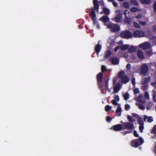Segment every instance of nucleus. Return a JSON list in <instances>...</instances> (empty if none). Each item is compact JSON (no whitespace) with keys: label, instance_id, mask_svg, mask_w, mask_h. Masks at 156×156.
<instances>
[{"label":"nucleus","instance_id":"f257e3e1","mask_svg":"<svg viewBox=\"0 0 156 156\" xmlns=\"http://www.w3.org/2000/svg\"><path fill=\"white\" fill-rule=\"evenodd\" d=\"M93 3L94 7H91V11L89 13V16L91 17L94 26H96L97 28L98 29H100V26L98 21L96 20V14L95 11L97 13L99 12V5L98 0H93Z\"/></svg>","mask_w":156,"mask_h":156},{"label":"nucleus","instance_id":"f03ea898","mask_svg":"<svg viewBox=\"0 0 156 156\" xmlns=\"http://www.w3.org/2000/svg\"><path fill=\"white\" fill-rule=\"evenodd\" d=\"M120 123L122 124L115 125L111 128V129L115 131H119L127 129V122L122 123V122L121 121Z\"/></svg>","mask_w":156,"mask_h":156},{"label":"nucleus","instance_id":"7ed1b4c3","mask_svg":"<svg viewBox=\"0 0 156 156\" xmlns=\"http://www.w3.org/2000/svg\"><path fill=\"white\" fill-rule=\"evenodd\" d=\"M103 76V73H99L96 76L97 85L98 88L100 89L101 92L103 90L102 88L104 86V84L102 82Z\"/></svg>","mask_w":156,"mask_h":156},{"label":"nucleus","instance_id":"20e7f679","mask_svg":"<svg viewBox=\"0 0 156 156\" xmlns=\"http://www.w3.org/2000/svg\"><path fill=\"white\" fill-rule=\"evenodd\" d=\"M107 28L112 32L116 33L119 31L120 27L117 24L111 23L107 25Z\"/></svg>","mask_w":156,"mask_h":156},{"label":"nucleus","instance_id":"39448f33","mask_svg":"<svg viewBox=\"0 0 156 156\" xmlns=\"http://www.w3.org/2000/svg\"><path fill=\"white\" fill-rule=\"evenodd\" d=\"M122 11L120 9L117 10L115 11L116 16L114 18V20L116 23H120L122 21Z\"/></svg>","mask_w":156,"mask_h":156},{"label":"nucleus","instance_id":"423d86ee","mask_svg":"<svg viewBox=\"0 0 156 156\" xmlns=\"http://www.w3.org/2000/svg\"><path fill=\"white\" fill-rule=\"evenodd\" d=\"M144 143V140L141 137H139V139L134 140L131 142L132 146L135 147H138Z\"/></svg>","mask_w":156,"mask_h":156},{"label":"nucleus","instance_id":"0eeeda50","mask_svg":"<svg viewBox=\"0 0 156 156\" xmlns=\"http://www.w3.org/2000/svg\"><path fill=\"white\" fill-rule=\"evenodd\" d=\"M125 75L124 72L121 70L119 73L118 76L119 78L121 80L122 82L126 83H127V76Z\"/></svg>","mask_w":156,"mask_h":156},{"label":"nucleus","instance_id":"6e6552de","mask_svg":"<svg viewBox=\"0 0 156 156\" xmlns=\"http://www.w3.org/2000/svg\"><path fill=\"white\" fill-rule=\"evenodd\" d=\"M149 69L147 66L145 64L142 65L140 69V73L143 75H145L148 72Z\"/></svg>","mask_w":156,"mask_h":156},{"label":"nucleus","instance_id":"1a4fd4ad","mask_svg":"<svg viewBox=\"0 0 156 156\" xmlns=\"http://www.w3.org/2000/svg\"><path fill=\"white\" fill-rule=\"evenodd\" d=\"M151 46L150 43L145 42L140 44L139 45V47L143 50H146L150 48L151 47Z\"/></svg>","mask_w":156,"mask_h":156},{"label":"nucleus","instance_id":"9d476101","mask_svg":"<svg viewBox=\"0 0 156 156\" xmlns=\"http://www.w3.org/2000/svg\"><path fill=\"white\" fill-rule=\"evenodd\" d=\"M110 62L113 65H115L118 64L119 62V59L115 57H111L110 58Z\"/></svg>","mask_w":156,"mask_h":156},{"label":"nucleus","instance_id":"9b49d317","mask_svg":"<svg viewBox=\"0 0 156 156\" xmlns=\"http://www.w3.org/2000/svg\"><path fill=\"white\" fill-rule=\"evenodd\" d=\"M144 32L141 31L137 30L135 31L133 33L134 36L136 37H140L144 36Z\"/></svg>","mask_w":156,"mask_h":156},{"label":"nucleus","instance_id":"f8f14e48","mask_svg":"<svg viewBox=\"0 0 156 156\" xmlns=\"http://www.w3.org/2000/svg\"><path fill=\"white\" fill-rule=\"evenodd\" d=\"M102 46L99 44L98 43L95 46L94 48L95 51L96 52L97 55H98L99 52L101 50Z\"/></svg>","mask_w":156,"mask_h":156},{"label":"nucleus","instance_id":"ddd939ff","mask_svg":"<svg viewBox=\"0 0 156 156\" xmlns=\"http://www.w3.org/2000/svg\"><path fill=\"white\" fill-rule=\"evenodd\" d=\"M138 122L140 125L139 126L140 130L141 132H142L144 128L143 122L141 119H139L138 120Z\"/></svg>","mask_w":156,"mask_h":156},{"label":"nucleus","instance_id":"4468645a","mask_svg":"<svg viewBox=\"0 0 156 156\" xmlns=\"http://www.w3.org/2000/svg\"><path fill=\"white\" fill-rule=\"evenodd\" d=\"M137 101L140 104H144L145 103L144 99L143 98V96L142 95H140L139 97L137 98Z\"/></svg>","mask_w":156,"mask_h":156},{"label":"nucleus","instance_id":"2eb2a0df","mask_svg":"<svg viewBox=\"0 0 156 156\" xmlns=\"http://www.w3.org/2000/svg\"><path fill=\"white\" fill-rule=\"evenodd\" d=\"M99 20L103 22L104 23L108 22L109 20V19L107 16L105 15L103 16L102 17H101Z\"/></svg>","mask_w":156,"mask_h":156},{"label":"nucleus","instance_id":"dca6fc26","mask_svg":"<svg viewBox=\"0 0 156 156\" xmlns=\"http://www.w3.org/2000/svg\"><path fill=\"white\" fill-rule=\"evenodd\" d=\"M121 87L120 83H117L115 87L114 88V92L115 93L118 92L120 90Z\"/></svg>","mask_w":156,"mask_h":156},{"label":"nucleus","instance_id":"f3484780","mask_svg":"<svg viewBox=\"0 0 156 156\" xmlns=\"http://www.w3.org/2000/svg\"><path fill=\"white\" fill-rule=\"evenodd\" d=\"M137 55L139 58L141 59H143L144 58V55L143 51L140 50H139L137 51Z\"/></svg>","mask_w":156,"mask_h":156},{"label":"nucleus","instance_id":"a211bd4d","mask_svg":"<svg viewBox=\"0 0 156 156\" xmlns=\"http://www.w3.org/2000/svg\"><path fill=\"white\" fill-rule=\"evenodd\" d=\"M144 121H147L149 122H152L153 121V118L151 116H148L147 115H144Z\"/></svg>","mask_w":156,"mask_h":156},{"label":"nucleus","instance_id":"6ab92c4d","mask_svg":"<svg viewBox=\"0 0 156 156\" xmlns=\"http://www.w3.org/2000/svg\"><path fill=\"white\" fill-rule=\"evenodd\" d=\"M150 80V77H148L147 78H144L142 79L141 81V83L142 84H145L149 81Z\"/></svg>","mask_w":156,"mask_h":156},{"label":"nucleus","instance_id":"aec40b11","mask_svg":"<svg viewBox=\"0 0 156 156\" xmlns=\"http://www.w3.org/2000/svg\"><path fill=\"white\" fill-rule=\"evenodd\" d=\"M121 108L120 107H118L116 111L115 116H120L121 115Z\"/></svg>","mask_w":156,"mask_h":156},{"label":"nucleus","instance_id":"412c9836","mask_svg":"<svg viewBox=\"0 0 156 156\" xmlns=\"http://www.w3.org/2000/svg\"><path fill=\"white\" fill-rule=\"evenodd\" d=\"M120 36L122 38H127V30L121 33L120 34Z\"/></svg>","mask_w":156,"mask_h":156},{"label":"nucleus","instance_id":"4be33fe9","mask_svg":"<svg viewBox=\"0 0 156 156\" xmlns=\"http://www.w3.org/2000/svg\"><path fill=\"white\" fill-rule=\"evenodd\" d=\"M129 46L127 45V49L128 48V51L129 52H132L135 51L136 50V48L134 47H131L129 48Z\"/></svg>","mask_w":156,"mask_h":156},{"label":"nucleus","instance_id":"5701e85b","mask_svg":"<svg viewBox=\"0 0 156 156\" xmlns=\"http://www.w3.org/2000/svg\"><path fill=\"white\" fill-rule=\"evenodd\" d=\"M112 54L111 51L110 50H107L105 55L104 57L105 58L109 57Z\"/></svg>","mask_w":156,"mask_h":156},{"label":"nucleus","instance_id":"b1692460","mask_svg":"<svg viewBox=\"0 0 156 156\" xmlns=\"http://www.w3.org/2000/svg\"><path fill=\"white\" fill-rule=\"evenodd\" d=\"M103 11L105 15H108L110 13L109 10L106 8H104L103 9Z\"/></svg>","mask_w":156,"mask_h":156},{"label":"nucleus","instance_id":"393cba45","mask_svg":"<svg viewBox=\"0 0 156 156\" xmlns=\"http://www.w3.org/2000/svg\"><path fill=\"white\" fill-rule=\"evenodd\" d=\"M108 80L109 79H108L105 80V84L104 86L107 90H108Z\"/></svg>","mask_w":156,"mask_h":156},{"label":"nucleus","instance_id":"a878e982","mask_svg":"<svg viewBox=\"0 0 156 156\" xmlns=\"http://www.w3.org/2000/svg\"><path fill=\"white\" fill-rule=\"evenodd\" d=\"M153 100L154 101H156V90H154L153 91Z\"/></svg>","mask_w":156,"mask_h":156},{"label":"nucleus","instance_id":"bb28decb","mask_svg":"<svg viewBox=\"0 0 156 156\" xmlns=\"http://www.w3.org/2000/svg\"><path fill=\"white\" fill-rule=\"evenodd\" d=\"M112 107L108 105H106L105 108V110L106 111L109 112L111 109Z\"/></svg>","mask_w":156,"mask_h":156},{"label":"nucleus","instance_id":"cd10ccee","mask_svg":"<svg viewBox=\"0 0 156 156\" xmlns=\"http://www.w3.org/2000/svg\"><path fill=\"white\" fill-rule=\"evenodd\" d=\"M141 2L145 4H149L151 2V0H140Z\"/></svg>","mask_w":156,"mask_h":156},{"label":"nucleus","instance_id":"c85d7f7f","mask_svg":"<svg viewBox=\"0 0 156 156\" xmlns=\"http://www.w3.org/2000/svg\"><path fill=\"white\" fill-rule=\"evenodd\" d=\"M127 10L126 9L124 11L123 14L125 15V18L124 19V22L125 23H127V15H126Z\"/></svg>","mask_w":156,"mask_h":156},{"label":"nucleus","instance_id":"c756f323","mask_svg":"<svg viewBox=\"0 0 156 156\" xmlns=\"http://www.w3.org/2000/svg\"><path fill=\"white\" fill-rule=\"evenodd\" d=\"M127 118L129 121L132 123L133 122H135V120L133 119L132 117L130 115H128L127 116Z\"/></svg>","mask_w":156,"mask_h":156},{"label":"nucleus","instance_id":"7c9ffc66","mask_svg":"<svg viewBox=\"0 0 156 156\" xmlns=\"http://www.w3.org/2000/svg\"><path fill=\"white\" fill-rule=\"evenodd\" d=\"M119 78L118 76L115 77L113 79V85H115V84L116 81L118 80Z\"/></svg>","mask_w":156,"mask_h":156},{"label":"nucleus","instance_id":"2f4dec72","mask_svg":"<svg viewBox=\"0 0 156 156\" xmlns=\"http://www.w3.org/2000/svg\"><path fill=\"white\" fill-rule=\"evenodd\" d=\"M127 129L128 128L129 129H132L133 127V125L132 123H127Z\"/></svg>","mask_w":156,"mask_h":156},{"label":"nucleus","instance_id":"473e14b6","mask_svg":"<svg viewBox=\"0 0 156 156\" xmlns=\"http://www.w3.org/2000/svg\"><path fill=\"white\" fill-rule=\"evenodd\" d=\"M130 2L131 4L134 5H138V3L136 0H131Z\"/></svg>","mask_w":156,"mask_h":156},{"label":"nucleus","instance_id":"72a5a7b5","mask_svg":"<svg viewBox=\"0 0 156 156\" xmlns=\"http://www.w3.org/2000/svg\"><path fill=\"white\" fill-rule=\"evenodd\" d=\"M152 105L153 104L151 102H150L147 105V109H149L152 106Z\"/></svg>","mask_w":156,"mask_h":156},{"label":"nucleus","instance_id":"f704fd0d","mask_svg":"<svg viewBox=\"0 0 156 156\" xmlns=\"http://www.w3.org/2000/svg\"><path fill=\"white\" fill-rule=\"evenodd\" d=\"M120 48L122 50H127V44L122 45Z\"/></svg>","mask_w":156,"mask_h":156},{"label":"nucleus","instance_id":"c9c22d12","mask_svg":"<svg viewBox=\"0 0 156 156\" xmlns=\"http://www.w3.org/2000/svg\"><path fill=\"white\" fill-rule=\"evenodd\" d=\"M133 26L137 28H140V26L136 23L134 22L133 23Z\"/></svg>","mask_w":156,"mask_h":156},{"label":"nucleus","instance_id":"e433bc0d","mask_svg":"<svg viewBox=\"0 0 156 156\" xmlns=\"http://www.w3.org/2000/svg\"><path fill=\"white\" fill-rule=\"evenodd\" d=\"M153 133L155 136V137L156 138V125L154 126L153 129Z\"/></svg>","mask_w":156,"mask_h":156},{"label":"nucleus","instance_id":"4c0bfd02","mask_svg":"<svg viewBox=\"0 0 156 156\" xmlns=\"http://www.w3.org/2000/svg\"><path fill=\"white\" fill-rule=\"evenodd\" d=\"M143 104H140L138 105V107L141 110H143L145 108V107L143 105Z\"/></svg>","mask_w":156,"mask_h":156},{"label":"nucleus","instance_id":"58836bf2","mask_svg":"<svg viewBox=\"0 0 156 156\" xmlns=\"http://www.w3.org/2000/svg\"><path fill=\"white\" fill-rule=\"evenodd\" d=\"M139 23L140 24L143 26L146 25L147 24L146 22H142L141 20L139 21Z\"/></svg>","mask_w":156,"mask_h":156},{"label":"nucleus","instance_id":"ea45409f","mask_svg":"<svg viewBox=\"0 0 156 156\" xmlns=\"http://www.w3.org/2000/svg\"><path fill=\"white\" fill-rule=\"evenodd\" d=\"M132 37V34L130 32L127 31V38H130Z\"/></svg>","mask_w":156,"mask_h":156},{"label":"nucleus","instance_id":"a19ab883","mask_svg":"<svg viewBox=\"0 0 156 156\" xmlns=\"http://www.w3.org/2000/svg\"><path fill=\"white\" fill-rule=\"evenodd\" d=\"M134 93V94H137L139 93V90L138 89L135 88L133 90Z\"/></svg>","mask_w":156,"mask_h":156},{"label":"nucleus","instance_id":"79ce46f5","mask_svg":"<svg viewBox=\"0 0 156 156\" xmlns=\"http://www.w3.org/2000/svg\"><path fill=\"white\" fill-rule=\"evenodd\" d=\"M106 120L107 122H109L112 120V119L110 116H107L106 117Z\"/></svg>","mask_w":156,"mask_h":156},{"label":"nucleus","instance_id":"37998d69","mask_svg":"<svg viewBox=\"0 0 156 156\" xmlns=\"http://www.w3.org/2000/svg\"><path fill=\"white\" fill-rule=\"evenodd\" d=\"M106 70V68L105 66L104 65H102L101 66V72L103 73Z\"/></svg>","mask_w":156,"mask_h":156},{"label":"nucleus","instance_id":"c03bdc74","mask_svg":"<svg viewBox=\"0 0 156 156\" xmlns=\"http://www.w3.org/2000/svg\"><path fill=\"white\" fill-rule=\"evenodd\" d=\"M144 97L145 98L147 99H149V94L148 93L147 91L145 92Z\"/></svg>","mask_w":156,"mask_h":156},{"label":"nucleus","instance_id":"a18cd8bd","mask_svg":"<svg viewBox=\"0 0 156 156\" xmlns=\"http://www.w3.org/2000/svg\"><path fill=\"white\" fill-rule=\"evenodd\" d=\"M143 86H142V89L144 90H146L148 87V85L147 84H143Z\"/></svg>","mask_w":156,"mask_h":156},{"label":"nucleus","instance_id":"49530a36","mask_svg":"<svg viewBox=\"0 0 156 156\" xmlns=\"http://www.w3.org/2000/svg\"><path fill=\"white\" fill-rule=\"evenodd\" d=\"M117 101L115 100H113L112 101V103L114 105H118Z\"/></svg>","mask_w":156,"mask_h":156},{"label":"nucleus","instance_id":"de8ad7c7","mask_svg":"<svg viewBox=\"0 0 156 156\" xmlns=\"http://www.w3.org/2000/svg\"><path fill=\"white\" fill-rule=\"evenodd\" d=\"M114 100H115L117 101H119V98L118 95H115L114 97Z\"/></svg>","mask_w":156,"mask_h":156},{"label":"nucleus","instance_id":"09e8293b","mask_svg":"<svg viewBox=\"0 0 156 156\" xmlns=\"http://www.w3.org/2000/svg\"><path fill=\"white\" fill-rule=\"evenodd\" d=\"M131 11L133 12H134L136 11H137L138 9L136 8H132L130 9Z\"/></svg>","mask_w":156,"mask_h":156},{"label":"nucleus","instance_id":"8fccbe9b","mask_svg":"<svg viewBox=\"0 0 156 156\" xmlns=\"http://www.w3.org/2000/svg\"><path fill=\"white\" fill-rule=\"evenodd\" d=\"M123 97L125 100H127V92L123 94Z\"/></svg>","mask_w":156,"mask_h":156},{"label":"nucleus","instance_id":"3c124183","mask_svg":"<svg viewBox=\"0 0 156 156\" xmlns=\"http://www.w3.org/2000/svg\"><path fill=\"white\" fill-rule=\"evenodd\" d=\"M147 54L149 55H151L152 54V52L151 51H148L147 52Z\"/></svg>","mask_w":156,"mask_h":156},{"label":"nucleus","instance_id":"603ef678","mask_svg":"<svg viewBox=\"0 0 156 156\" xmlns=\"http://www.w3.org/2000/svg\"><path fill=\"white\" fill-rule=\"evenodd\" d=\"M120 48L119 46H118L116 47L115 48H114V51L115 52H116L118 50L119 48Z\"/></svg>","mask_w":156,"mask_h":156},{"label":"nucleus","instance_id":"864d4df0","mask_svg":"<svg viewBox=\"0 0 156 156\" xmlns=\"http://www.w3.org/2000/svg\"><path fill=\"white\" fill-rule=\"evenodd\" d=\"M142 15L141 14H139L138 15H137L136 16V18L140 19L142 17Z\"/></svg>","mask_w":156,"mask_h":156},{"label":"nucleus","instance_id":"5fc2aeb1","mask_svg":"<svg viewBox=\"0 0 156 156\" xmlns=\"http://www.w3.org/2000/svg\"><path fill=\"white\" fill-rule=\"evenodd\" d=\"M132 82L133 85L134 86L135 84V79L134 78H132Z\"/></svg>","mask_w":156,"mask_h":156},{"label":"nucleus","instance_id":"6e6d98bb","mask_svg":"<svg viewBox=\"0 0 156 156\" xmlns=\"http://www.w3.org/2000/svg\"><path fill=\"white\" fill-rule=\"evenodd\" d=\"M113 2V5H114V6L115 7H117L118 6V4L117 3L115 2H114V1L112 2Z\"/></svg>","mask_w":156,"mask_h":156},{"label":"nucleus","instance_id":"4d7b16f0","mask_svg":"<svg viewBox=\"0 0 156 156\" xmlns=\"http://www.w3.org/2000/svg\"><path fill=\"white\" fill-rule=\"evenodd\" d=\"M132 116L133 117L135 118H137L138 117V115L137 114L135 113H133L132 114Z\"/></svg>","mask_w":156,"mask_h":156},{"label":"nucleus","instance_id":"13d9d810","mask_svg":"<svg viewBox=\"0 0 156 156\" xmlns=\"http://www.w3.org/2000/svg\"><path fill=\"white\" fill-rule=\"evenodd\" d=\"M134 135L136 137H138L139 135L136 131H134Z\"/></svg>","mask_w":156,"mask_h":156},{"label":"nucleus","instance_id":"bf43d9fd","mask_svg":"<svg viewBox=\"0 0 156 156\" xmlns=\"http://www.w3.org/2000/svg\"><path fill=\"white\" fill-rule=\"evenodd\" d=\"M123 5L125 8H127V2H125L123 3Z\"/></svg>","mask_w":156,"mask_h":156},{"label":"nucleus","instance_id":"052dcab7","mask_svg":"<svg viewBox=\"0 0 156 156\" xmlns=\"http://www.w3.org/2000/svg\"><path fill=\"white\" fill-rule=\"evenodd\" d=\"M151 84L152 85L154 86V87H156V81L152 83Z\"/></svg>","mask_w":156,"mask_h":156},{"label":"nucleus","instance_id":"680f3d73","mask_svg":"<svg viewBox=\"0 0 156 156\" xmlns=\"http://www.w3.org/2000/svg\"><path fill=\"white\" fill-rule=\"evenodd\" d=\"M132 21L130 18H127V23L129 24Z\"/></svg>","mask_w":156,"mask_h":156},{"label":"nucleus","instance_id":"e2e57ef3","mask_svg":"<svg viewBox=\"0 0 156 156\" xmlns=\"http://www.w3.org/2000/svg\"><path fill=\"white\" fill-rule=\"evenodd\" d=\"M131 68L130 64H127V70H130Z\"/></svg>","mask_w":156,"mask_h":156},{"label":"nucleus","instance_id":"0e129e2a","mask_svg":"<svg viewBox=\"0 0 156 156\" xmlns=\"http://www.w3.org/2000/svg\"><path fill=\"white\" fill-rule=\"evenodd\" d=\"M115 42V41H114L113 40H112L110 42V45H111L112 44H114Z\"/></svg>","mask_w":156,"mask_h":156},{"label":"nucleus","instance_id":"69168bd1","mask_svg":"<svg viewBox=\"0 0 156 156\" xmlns=\"http://www.w3.org/2000/svg\"><path fill=\"white\" fill-rule=\"evenodd\" d=\"M122 133L123 135H125L127 134V131H125Z\"/></svg>","mask_w":156,"mask_h":156},{"label":"nucleus","instance_id":"338daca9","mask_svg":"<svg viewBox=\"0 0 156 156\" xmlns=\"http://www.w3.org/2000/svg\"><path fill=\"white\" fill-rule=\"evenodd\" d=\"M153 30L154 31H156V25L153 27Z\"/></svg>","mask_w":156,"mask_h":156},{"label":"nucleus","instance_id":"774afa93","mask_svg":"<svg viewBox=\"0 0 156 156\" xmlns=\"http://www.w3.org/2000/svg\"><path fill=\"white\" fill-rule=\"evenodd\" d=\"M154 7L155 11L156 12V2L154 3Z\"/></svg>","mask_w":156,"mask_h":156}]
</instances>
